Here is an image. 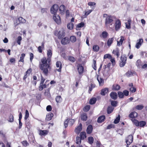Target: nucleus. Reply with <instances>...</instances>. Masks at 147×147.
Instances as JSON below:
<instances>
[{
  "mask_svg": "<svg viewBox=\"0 0 147 147\" xmlns=\"http://www.w3.org/2000/svg\"><path fill=\"white\" fill-rule=\"evenodd\" d=\"M132 122L136 126H138L139 125V122L135 119H131Z\"/></svg>",
  "mask_w": 147,
  "mask_h": 147,
  "instance_id": "c9c22d12",
  "label": "nucleus"
},
{
  "mask_svg": "<svg viewBox=\"0 0 147 147\" xmlns=\"http://www.w3.org/2000/svg\"><path fill=\"white\" fill-rule=\"evenodd\" d=\"M127 61V57L126 55H123L121 56V61L119 63V66L121 67L124 66L126 63Z\"/></svg>",
  "mask_w": 147,
  "mask_h": 147,
  "instance_id": "20e7f679",
  "label": "nucleus"
},
{
  "mask_svg": "<svg viewBox=\"0 0 147 147\" xmlns=\"http://www.w3.org/2000/svg\"><path fill=\"white\" fill-rule=\"evenodd\" d=\"M136 65L138 68H140L142 65V62L140 60H138L136 62Z\"/></svg>",
  "mask_w": 147,
  "mask_h": 147,
  "instance_id": "f704fd0d",
  "label": "nucleus"
},
{
  "mask_svg": "<svg viewBox=\"0 0 147 147\" xmlns=\"http://www.w3.org/2000/svg\"><path fill=\"white\" fill-rule=\"evenodd\" d=\"M77 69L79 73L80 74H82L84 72V68L81 64H78L77 65Z\"/></svg>",
  "mask_w": 147,
  "mask_h": 147,
  "instance_id": "2eb2a0df",
  "label": "nucleus"
},
{
  "mask_svg": "<svg viewBox=\"0 0 147 147\" xmlns=\"http://www.w3.org/2000/svg\"><path fill=\"white\" fill-rule=\"evenodd\" d=\"M99 49V46L96 45H94L93 47V50L95 52H98Z\"/></svg>",
  "mask_w": 147,
  "mask_h": 147,
  "instance_id": "58836bf2",
  "label": "nucleus"
},
{
  "mask_svg": "<svg viewBox=\"0 0 147 147\" xmlns=\"http://www.w3.org/2000/svg\"><path fill=\"white\" fill-rule=\"evenodd\" d=\"M108 92V89L107 88H105L102 90L101 94L102 95H105Z\"/></svg>",
  "mask_w": 147,
  "mask_h": 147,
  "instance_id": "a878e982",
  "label": "nucleus"
},
{
  "mask_svg": "<svg viewBox=\"0 0 147 147\" xmlns=\"http://www.w3.org/2000/svg\"><path fill=\"white\" fill-rule=\"evenodd\" d=\"M46 109L48 111H50L52 110L51 106L50 105L47 106L46 108Z\"/></svg>",
  "mask_w": 147,
  "mask_h": 147,
  "instance_id": "69168bd1",
  "label": "nucleus"
},
{
  "mask_svg": "<svg viewBox=\"0 0 147 147\" xmlns=\"http://www.w3.org/2000/svg\"><path fill=\"white\" fill-rule=\"evenodd\" d=\"M13 117L12 115H10L9 117V121L10 122H13Z\"/></svg>",
  "mask_w": 147,
  "mask_h": 147,
  "instance_id": "338daca9",
  "label": "nucleus"
},
{
  "mask_svg": "<svg viewBox=\"0 0 147 147\" xmlns=\"http://www.w3.org/2000/svg\"><path fill=\"white\" fill-rule=\"evenodd\" d=\"M90 105H88L86 106L83 109L84 111L85 112H87L90 109Z\"/></svg>",
  "mask_w": 147,
  "mask_h": 147,
  "instance_id": "09e8293b",
  "label": "nucleus"
},
{
  "mask_svg": "<svg viewBox=\"0 0 147 147\" xmlns=\"http://www.w3.org/2000/svg\"><path fill=\"white\" fill-rule=\"evenodd\" d=\"M138 114L137 113L134 111L131 113L129 115V117L132 118V119H134V118H136L137 117Z\"/></svg>",
  "mask_w": 147,
  "mask_h": 147,
  "instance_id": "4be33fe9",
  "label": "nucleus"
},
{
  "mask_svg": "<svg viewBox=\"0 0 147 147\" xmlns=\"http://www.w3.org/2000/svg\"><path fill=\"white\" fill-rule=\"evenodd\" d=\"M97 79L99 83V85L100 86H102L104 84V80L103 79L98 75L97 76Z\"/></svg>",
  "mask_w": 147,
  "mask_h": 147,
  "instance_id": "ddd939ff",
  "label": "nucleus"
},
{
  "mask_svg": "<svg viewBox=\"0 0 147 147\" xmlns=\"http://www.w3.org/2000/svg\"><path fill=\"white\" fill-rule=\"evenodd\" d=\"M108 35V33L106 31H103L102 34L100 35V36L102 38H105L107 37Z\"/></svg>",
  "mask_w": 147,
  "mask_h": 147,
  "instance_id": "cd10ccee",
  "label": "nucleus"
},
{
  "mask_svg": "<svg viewBox=\"0 0 147 147\" xmlns=\"http://www.w3.org/2000/svg\"><path fill=\"white\" fill-rule=\"evenodd\" d=\"M53 114L51 113H49L47 115L46 118V120L47 121L50 120L52 117L53 116Z\"/></svg>",
  "mask_w": 147,
  "mask_h": 147,
  "instance_id": "412c9836",
  "label": "nucleus"
},
{
  "mask_svg": "<svg viewBox=\"0 0 147 147\" xmlns=\"http://www.w3.org/2000/svg\"><path fill=\"white\" fill-rule=\"evenodd\" d=\"M103 74L104 76L105 77L108 76L109 74L108 71L106 70H105L103 71Z\"/></svg>",
  "mask_w": 147,
  "mask_h": 147,
  "instance_id": "4d7b16f0",
  "label": "nucleus"
},
{
  "mask_svg": "<svg viewBox=\"0 0 147 147\" xmlns=\"http://www.w3.org/2000/svg\"><path fill=\"white\" fill-rule=\"evenodd\" d=\"M105 116L103 115L99 117L97 120V122L99 123H101L103 122L105 119Z\"/></svg>",
  "mask_w": 147,
  "mask_h": 147,
  "instance_id": "aec40b11",
  "label": "nucleus"
},
{
  "mask_svg": "<svg viewBox=\"0 0 147 147\" xmlns=\"http://www.w3.org/2000/svg\"><path fill=\"white\" fill-rule=\"evenodd\" d=\"M71 41L72 42H75L76 40V37L74 36H71L70 38Z\"/></svg>",
  "mask_w": 147,
  "mask_h": 147,
  "instance_id": "c03bdc74",
  "label": "nucleus"
},
{
  "mask_svg": "<svg viewBox=\"0 0 147 147\" xmlns=\"http://www.w3.org/2000/svg\"><path fill=\"white\" fill-rule=\"evenodd\" d=\"M54 34L55 35L58 36L59 39H61L64 36L65 33L64 30L63 29H61L58 32L57 31H55Z\"/></svg>",
  "mask_w": 147,
  "mask_h": 147,
  "instance_id": "7ed1b4c3",
  "label": "nucleus"
},
{
  "mask_svg": "<svg viewBox=\"0 0 147 147\" xmlns=\"http://www.w3.org/2000/svg\"><path fill=\"white\" fill-rule=\"evenodd\" d=\"M26 20L23 18L22 17H20L18 18V19L16 20V23H15V26H17L20 23H24L26 22Z\"/></svg>",
  "mask_w": 147,
  "mask_h": 147,
  "instance_id": "1a4fd4ad",
  "label": "nucleus"
},
{
  "mask_svg": "<svg viewBox=\"0 0 147 147\" xmlns=\"http://www.w3.org/2000/svg\"><path fill=\"white\" fill-rule=\"evenodd\" d=\"M62 45H65L68 44L69 42V40L68 38L65 37L62 38L61 41Z\"/></svg>",
  "mask_w": 147,
  "mask_h": 147,
  "instance_id": "4468645a",
  "label": "nucleus"
},
{
  "mask_svg": "<svg viewBox=\"0 0 147 147\" xmlns=\"http://www.w3.org/2000/svg\"><path fill=\"white\" fill-rule=\"evenodd\" d=\"M121 22L119 20H117L115 23V29L116 31L118 30L120 28Z\"/></svg>",
  "mask_w": 147,
  "mask_h": 147,
  "instance_id": "f8f14e48",
  "label": "nucleus"
},
{
  "mask_svg": "<svg viewBox=\"0 0 147 147\" xmlns=\"http://www.w3.org/2000/svg\"><path fill=\"white\" fill-rule=\"evenodd\" d=\"M81 117L82 120L83 121H86L87 118V116L85 113H83L81 114Z\"/></svg>",
  "mask_w": 147,
  "mask_h": 147,
  "instance_id": "c85d7f7f",
  "label": "nucleus"
},
{
  "mask_svg": "<svg viewBox=\"0 0 147 147\" xmlns=\"http://www.w3.org/2000/svg\"><path fill=\"white\" fill-rule=\"evenodd\" d=\"M118 93L119 98H122L123 97L124 95L123 92H119Z\"/></svg>",
  "mask_w": 147,
  "mask_h": 147,
  "instance_id": "6e6d98bb",
  "label": "nucleus"
},
{
  "mask_svg": "<svg viewBox=\"0 0 147 147\" xmlns=\"http://www.w3.org/2000/svg\"><path fill=\"white\" fill-rule=\"evenodd\" d=\"M131 20L129 19L127 23H125L126 27V28L129 29L131 28L130 24L131 23Z\"/></svg>",
  "mask_w": 147,
  "mask_h": 147,
  "instance_id": "2f4dec72",
  "label": "nucleus"
},
{
  "mask_svg": "<svg viewBox=\"0 0 147 147\" xmlns=\"http://www.w3.org/2000/svg\"><path fill=\"white\" fill-rule=\"evenodd\" d=\"M119 50L118 48H116L112 52L113 54L115 55H116L117 57H119Z\"/></svg>",
  "mask_w": 147,
  "mask_h": 147,
  "instance_id": "393cba45",
  "label": "nucleus"
},
{
  "mask_svg": "<svg viewBox=\"0 0 147 147\" xmlns=\"http://www.w3.org/2000/svg\"><path fill=\"white\" fill-rule=\"evenodd\" d=\"M146 123L144 121H141L139 122V125L141 127H144L146 124Z\"/></svg>",
  "mask_w": 147,
  "mask_h": 147,
  "instance_id": "de8ad7c7",
  "label": "nucleus"
},
{
  "mask_svg": "<svg viewBox=\"0 0 147 147\" xmlns=\"http://www.w3.org/2000/svg\"><path fill=\"white\" fill-rule=\"evenodd\" d=\"M135 74V72L131 71H128L126 73V75L128 77H130L133 75V74Z\"/></svg>",
  "mask_w": 147,
  "mask_h": 147,
  "instance_id": "79ce46f5",
  "label": "nucleus"
},
{
  "mask_svg": "<svg viewBox=\"0 0 147 147\" xmlns=\"http://www.w3.org/2000/svg\"><path fill=\"white\" fill-rule=\"evenodd\" d=\"M53 19L57 24H60L61 23V20L59 16L57 14H54Z\"/></svg>",
  "mask_w": 147,
  "mask_h": 147,
  "instance_id": "423d86ee",
  "label": "nucleus"
},
{
  "mask_svg": "<svg viewBox=\"0 0 147 147\" xmlns=\"http://www.w3.org/2000/svg\"><path fill=\"white\" fill-rule=\"evenodd\" d=\"M93 127L91 125H89L87 127L86 129V132L88 134H91L92 131Z\"/></svg>",
  "mask_w": 147,
  "mask_h": 147,
  "instance_id": "6ab92c4d",
  "label": "nucleus"
},
{
  "mask_svg": "<svg viewBox=\"0 0 147 147\" xmlns=\"http://www.w3.org/2000/svg\"><path fill=\"white\" fill-rule=\"evenodd\" d=\"M22 145L25 146H26L29 145V144L26 141H23L22 142Z\"/></svg>",
  "mask_w": 147,
  "mask_h": 147,
  "instance_id": "bf43d9fd",
  "label": "nucleus"
},
{
  "mask_svg": "<svg viewBox=\"0 0 147 147\" xmlns=\"http://www.w3.org/2000/svg\"><path fill=\"white\" fill-rule=\"evenodd\" d=\"M69 60L72 62H75V59L74 57L72 56H69Z\"/></svg>",
  "mask_w": 147,
  "mask_h": 147,
  "instance_id": "13d9d810",
  "label": "nucleus"
},
{
  "mask_svg": "<svg viewBox=\"0 0 147 147\" xmlns=\"http://www.w3.org/2000/svg\"><path fill=\"white\" fill-rule=\"evenodd\" d=\"M111 57L112 56L111 55L109 54H106L104 55V59H106L107 58H108L110 59V58H111Z\"/></svg>",
  "mask_w": 147,
  "mask_h": 147,
  "instance_id": "603ef678",
  "label": "nucleus"
},
{
  "mask_svg": "<svg viewBox=\"0 0 147 147\" xmlns=\"http://www.w3.org/2000/svg\"><path fill=\"white\" fill-rule=\"evenodd\" d=\"M143 108V106L141 105H138L136 106V109L139 110H141Z\"/></svg>",
  "mask_w": 147,
  "mask_h": 147,
  "instance_id": "680f3d73",
  "label": "nucleus"
},
{
  "mask_svg": "<svg viewBox=\"0 0 147 147\" xmlns=\"http://www.w3.org/2000/svg\"><path fill=\"white\" fill-rule=\"evenodd\" d=\"M125 140L127 146L128 147V146L129 145L133 142V137L132 135H129L126 138Z\"/></svg>",
  "mask_w": 147,
  "mask_h": 147,
  "instance_id": "6e6552de",
  "label": "nucleus"
},
{
  "mask_svg": "<svg viewBox=\"0 0 147 147\" xmlns=\"http://www.w3.org/2000/svg\"><path fill=\"white\" fill-rule=\"evenodd\" d=\"M113 90H118L120 89V86L118 84H114L113 86Z\"/></svg>",
  "mask_w": 147,
  "mask_h": 147,
  "instance_id": "c756f323",
  "label": "nucleus"
},
{
  "mask_svg": "<svg viewBox=\"0 0 147 147\" xmlns=\"http://www.w3.org/2000/svg\"><path fill=\"white\" fill-rule=\"evenodd\" d=\"M50 62L49 59L46 60V57H43L41 59V62L39 63V67L46 75H47L48 73Z\"/></svg>",
  "mask_w": 147,
  "mask_h": 147,
  "instance_id": "f257e3e1",
  "label": "nucleus"
},
{
  "mask_svg": "<svg viewBox=\"0 0 147 147\" xmlns=\"http://www.w3.org/2000/svg\"><path fill=\"white\" fill-rule=\"evenodd\" d=\"M48 132L47 130H39V135L41 136H45L47 134Z\"/></svg>",
  "mask_w": 147,
  "mask_h": 147,
  "instance_id": "bb28decb",
  "label": "nucleus"
},
{
  "mask_svg": "<svg viewBox=\"0 0 147 147\" xmlns=\"http://www.w3.org/2000/svg\"><path fill=\"white\" fill-rule=\"evenodd\" d=\"M124 95H125V96H127L129 94V91L127 90H124L123 92Z\"/></svg>",
  "mask_w": 147,
  "mask_h": 147,
  "instance_id": "774afa93",
  "label": "nucleus"
},
{
  "mask_svg": "<svg viewBox=\"0 0 147 147\" xmlns=\"http://www.w3.org/2000/svg\"><path fill=\"white\" fill-rule=\"evenodd\" d=\"M110 96L111 98L114 100H115L117 98V94L116 93L112 92L110 94Z\"/></svg>",
  "mask_w": 147,
  "mask_h": 147,
  "instance_id": "b1692460",
  "label": "nucleus"
},
{
  "mask_svg": "<svg viewBox=\"0 0 147 147\" xmlns=\"http://www.w3.org/2000/svg\"><path fill=\"white\" fill-rule=\"evenodd\" d=\"M29 116V114L27 110H26L25 112V115L24 117V119L25 120H27Z\"/></svg>",
  "mask_w": 147,
  "mask_h": 147,
  "instance_id": "5fc2aeb1",
  "label": "nucleus"
},
{
  "mask_svg": "<svg viewBox=\"0 0 147 147\" xmlns=\"http://www.w3.org/2000/svg\"><path fill=\"white\" fill-rule=\"evenodd\" d=\"M96 101V99L95 98H91L89 101L90 104L93 105L95 103Z\"/></svg>",
  "mask_w": 147,
  "mask_h": 147,
  "instance_id": "ea45409f",
  "label": "nucleus"
},
{
  "mask_svg": "<svg viewBox=\"0 0 147 147\" xmlns=\"http://www.w3.org/2000/svg\"><path fill=\"white\" fill-rule=\"evenodd\" d=\"M59 10L61 13L62 14H63L65 10V6L64 5H61L59 7Z\"/></svg>",
  "mask_w": 147,
  "mask_h": 147,
  "instance_id": "7c9ffc66",
  "label": "nucleus"
},
{
  "mask_svg": "<svg viewBox=\"0 0 147 147\" xmlns=\"http://www.w3.org/2000/svg\"><path fill=\"white\" fill-rule=\"evenodd\" d=\"M120 119V116L119 115L118 116L116 117V118L115 119L114 121V123L115 124H117L118 123Z\"/></svg>",
  "mask_w": 147,
  "mask_h": 147,
  "instance_id": "3c124183",
  "label": "nucleus"
},
{
  "mask_svg": "<svg viewBox=\"0 0 147 147\" xmlns=\"http://www.w3.org/2000/svg\"><path fill=\"white\" fill-rule=\"evenodd\" d=\"M25 56V54L24 53L22 54L20 58V60L19 61V62L21 61L22 62H24V58Z\"/></svg>",
  "mask_w": 147,
  "mask_h": 147,
  "instance_id": "37998d69",
  "label": "nucleus"
},
{
  "mask_svg": "<svg viewBox=\"0 0 147 147\" xmlns=\"http://www.w3.org/2000/svg\"><path fill=\"white\" fill-rule=\"evenodd\" d=\"M117 102L115 101H112L111 102V105L113 107H116L117 106Z\"/></svg>",
  "mask_w": 147,
  "mask_h": 147,
  "instance_id": "864d4df0",
  "label": "nucleus"
},
{
  "mask_svg": "<svg viewBox=\"0 0 147 147\" xmlns=\"http://www.w3.org/2000/svg\"><path fill=\"white\" fill-rule=\"evenodd\" d=\"M22 40V38L21 36H19L18 37L17 42L18 45H20V43H21L20 42H21V41Z\"/></svg>",
  "mask_w": 147,
  "mask_h": 147,
  "instance_id": "052dcab7",
  "label": "nucleus"
},
{
  "mask_svg": "<svg viewBox=\"0 0 147 147\" xmlns=\"http://www.w3.org/2000/svg\"><path fill=\"white\" fill-rule=\"evenodd\" d=\"M47 56L48 58H46V60H49V61H51V58L52 55V51L51 49H49L47 50Z\"/></svg>",
  "mask_w": 147,
  "mask_h": 147,
  "instance_id": "a211bd4d",
  "label": "nucleus"
},
{
  "mask_svg": "<svg viewBox=\"0 0 147 147\" xmlns=\"http://www.w3.org/2000/svg\"><path fill=\"white\" fill-rule=\"evenodd\" d=\"M113 108L112 107H109L107 109V113L108 114L111 113L113 110Z\"/></svg>",
  "mask_w": 147,
  "mask_h": 147,
  "instance_id": "a18cd8bd",
  "label": "nucleus"
},
{
  "mask_svg": "<svg viewBox=\"0 0 147 147\" xmlns=\"http://www.w3.org/2000/svg\"><path fill=\"white\" fill-rule=\"evenodd\" d=\"M74 24L73 23L70 22L67 24V27L68 29L71 30L73 29Z\"/></svg>",
  "mask_w": 147,
  "mask_h": 147,
  "instance_id": "72a5a7b5",
  "label": "nucleus"
},
{
  "mask_svg": "<svg viewBox=\"0 0 147 147\" xmlns=\"http://www.w3.org/2000/svg\"><path fill=\"white\" fill-rule=\"evenodd\" d=\"M104 17H106L105 20V24L107 26L108 24L112 25L114 17L111 16H108L107 14H104Z\"/></svg>",
  "mask_w": 147,
  "mask_h": 147,
  "instance_id": "f03ea898",
  "label": "nucleus"
},
{
  "mask_svg": "<svg viewBox=\"0 0 147 147\" xmlns=\"http://www.w3.org/2000/svg\"><path fill=\"white\" fill-rule=\"evenodd\" d=\"M62 98L61 96H57L55 98L56 102L58 103L61 102L62 101Z\"/></svg>",
  "mask_w": 147,
  "mask_h": 147,
  "instance_id": "e433bc0d",
  "label": "nucleus"
},
{
  "mask_svg": "<svg viewBox=\"0 0 147 147\" xmlns=\"http://www.w3.org/2000/svg\"><path fill=\"white\" fill-rule=\"evenodd\" d=\"M110 61L112 63L113 65H114L115 64V60L114 58H112V57H111V58H110Z\"/></svg>",
  "mask_w": 147,
  "mask_h": 147,
  "instance_id": "e2e57ef3",
  "label": "nucleus"
},
{
  "mask_svg": "<svg viewBox=\"0 0 147 147\" xmlns=\"http://www.w3.org/2000/svg\"><path fill=\"white\" fill-rule=\"evenodd\" d=\"M81 139L80 137L77 136L76 138V143L77 144L80 145L81 142Z\"/></svg>",
  "mask_w": 147,
  "mask_h": 147,
  "instance_id": "4c0bfd02",
  "label": "nucleus"
},
{
  "mask_svg": "<svg viewBox=\"0 0 147 147\" xmlns=\"http://www.w3.org/2000/svg\"><path fill=\"white\" fill-rule=\"evenodd\" d=\"M56 66L58 69H57V70L60 72L61 71L62 68V63L61 62L59 61H57L56 63Z\"/></svg>",
  "mask_w": 147,
  "mask_h": 147,
  "instance_id": "9d476101",
  "label": "nucleus"
},
{
  "mask_svg": "<svg viewBox=\"0 0 147 147\" xmlns=\"http://www.w3.org/2000/svg\"><path fill=\"white\" fill-rule=\"evenodd\" d=\"M138 41L135 47L136 48L138 49L141 46L143 42V39L142 38L139 39L138 40Z\"/></svg>",
  "mask_w": 147,
  "mask_h": 147,
  "instance_id": "f3484780",
  "label": "nucleus"
},
{
  "mask_svg": "<svg viewBox=\"0 0 147 147\" xmlns=\"http://www.w3.org/2000/svg\"><path fill=\"white\" fill-rule=\"evenodd\" d=\"M88 141L89 143L90 144H92L94 142V138H93L91 136L89 137L88 138Z\"/></svg>",
  "mask_w": 147,
  "mask_h": 147,
  "instance_id": "49530a36",
  "label": "nucleus"
},
{
  "mask_svg": "<svg viewBox=\"0 0 147 147\" xmlns=\"http://www.w3.org/2000/svg\"><path fill=\"white\" fill-rule=\"evenodd\" d=\"M84 23L82 22L78 24L76 26V29L77 30H80V28L84 27Z\"/></svg>",
  "mask_w": 147,
  "mask_h": 147,
  "instance_id": "5701e85b",
  "label": "nucleus"
},
{
  "mask_svg": "<svg viewBox=\"0 0 147 147\" xmlns=\"http://www.w3.org/2000/svg\"><path fill=\"white\" fill-rule=\"evenodd\" d=\"M59 9V6L57 4L54 5L51 8L50 11L52 14H55Z\"/></svg>",
  "mask_w": 147,
  "mask_h": 147,
  "instance_id": "0eeeda50",
  "label": "nucleus"
},
{
  "mask_svg": "<svg viewBox=\"0 0 147 147\" xmlns=\"http://www.w3.org/2000/svg\"><path fill=\"white\" fill-rule=\"evenodd\" d=\"M80 138L82 140L84 139L86 137V134L85 132H81L80 134Z\"/></svg>",
  "mask_w": 147,
  "mask_h": 147,
  "instance_id": "473e14b6",
  "label": "nucleus"
},
{
  "mask_svg": "<svg viewBox=\"0 0 147 147\" xmlns=\"http://www.w3.org/2000/svg\"><path fill=\"white\" fill-rule=\"evenodd\" d=\"M75 120L74 119H67L64 122V125L65 128L67 127L68 124L70 126H71L74 123Z\"/></svg>",
  "mask_w": 147,
  "mask_h": 147,
  "instance_id": "39448f33",
  "label": "nucleus"
},
{
  "mask_svg": "<svg viewBox=\"0 0 147 147\" xmlns=\"http://www.w3.org/2000/svg\"><path fill=\"white\" fill-rule=\"evenodd\" d=\"M82 129V125L80 123L78 126L76 128L75 131L77 134H79Z\"/></svg>",
  "mask_w": 147,
  "mask_h": 147,
  "instance_id": "9b49d317",
  "label": "nucleus"
},
{
  "mask_svg": "<svg viewBox=\"0 0 147 147\" xmlns=\"http://www.w3.org/2000/svg\"><path fill=\"white\" fill-rule=\"evenodd\" d=\"M46 86L47 85L45 84H42L39 87V90L40 91L42 90L43 88H46Z\"/></svg>",
  "mask_w": 147,
  "mask_h": 147,
  "instance_id": "8fccbe9b",
  "label": "nucleus"
},
{
  "mask_svg": "<svg viewBox=\"0 0 147 147\" xmlns=\"http://www.w3.org/2000/svg\"><path fill=\"white\" fill-rule=\"evenodd\" d=\"M125 40V38L123 36H121L120 39L119 40L118 39L117 40V45L118 46L121 45L123 42V41Z\"/></svg>",
  "mask_w": 147,
  "mask_h": 147,
  "instance_id": "dca6fc26",
  "label": "nucleus"
},
{
  "mask_svg": "<svg viewBox=\"0 0 147 147\" xmlns=\"http://www.w3.org/2000/svg\"><path fill=\"white\" fill-rule=\"evenodd\" d=\"M130 91L132 92H134L136 91V89L134 87H130L129 88Z\"/></svg>",
  "mask_w": 147,
  "mask_h": 147,
  "instance_id": "0e129e2a",
  "label": "nucleus"
},
{
  "mask_svg": "<svg viewBox=\"0 0 147 147\" xmlns=\"http://www.w3.org/2000/svg\"><path fill=\"white\" fill-rule=\"evenodd\" d=\"M113 38H111L109 39L107 42V44L108 46H110L111 45L113 42Z\"/></svg>",
  "mask_w": 147,
  "mask_h": 147,
  "instance_id": "a19ab883",
  "label": "nucleus"
}]
</instances>
